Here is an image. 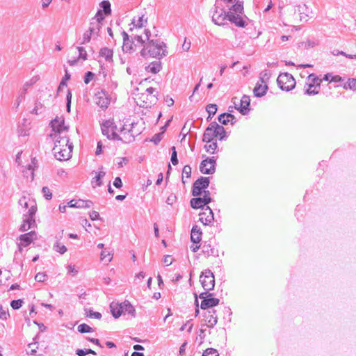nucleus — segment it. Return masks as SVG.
Here are the masks:
<instances>
[{"instance_id": "nucleus-51", "label": "nucleus", "mask_w": 356, "mask_h": 356, "mask_svg": "<svg viewBox=\"0 0 356 356\" xmlns=\"http://www.w3.org/2000/svg\"><path fill=\"white\" fill-rule=\"evenodd\" d=\"M92 36L93 35L91 34V33L89 31H86L83 35V38H82V41H81V44H83L89 42Z\"/></svg>"}, {"instance_id": "nucleus-18", "label": "nucleus", "mask_w": 356, "mask_h": 356, "mask_svg": "<svg viewBox=\"0 0 356 356\" xmlns=\"http://www.w3.org/2000/svg\"><path fill=\"white\" fill-rule=\"evenodd\" d=\"M204 317L207 326L209 327H213L217 323L218 318L216 314V310L213 309L207 310L204 313Z\"/></svg>"}, {"instance_id": "nucleus-40", "label": "nucleus", "mask_w": 356, "mask_h": 356, "mask_svg": "<svg viewBox=\"0 0 356 356\" xmlns=\"http://www.w3.org/2000/svg\"><path fill=\"white\" fill-rule=\"evenodd\" d=\"M76 354L78 356H86L88 354H92L94 355H97L96 352L92 349H77L76 350Z\"/></svg>"}, {"instance_id": "nucleus-27", "label": "nucleus", "mask_w": 356, "mask_h": 356, "mask_svg": "<svg viewBox=\"0 0 356 356\" xmlns=\"http://www.w3.org/2000/svg\"><path fill=\"white\" fill-rule=\"evenodd\" d=\"M122 303L111 302L110 305L111 312L115 318H118L122 314Z\"/></svg>"}, {"instance_id": "nucleus-52", "label": "nucleus", "mask_w": 356, "mask_h": 356, "mask_svg": "<svg viewBox=\"0 0 356 356\" xmlns=\"http://www.w3.org/2000/svg\"><path fill=\"white\" fill-rule=\"evenodd\" d=\"M38 348L37 342L31 343L28 345L27 353L33 355L36 353V349Z\"/></svg>"}, {"instance_id": "nucleus-20", "label": "nucleus", "mask_w": 356, "mask_h": 356, "mask_svg": "<svg viewBox=\"0 0 356 356\" xmlns=\"http://www.w3.org/2000/svg\"><path fill=\"white\" fill-rule=\"evenodd\" d=\"M214 122H211L209 127L206 129L203 137L202 140L207 143H209L212 142L213 138L216 137V133L214 131Z\"/></svg>"}, {"instance_id": "nucleus-13", "label": "nucleus", "mask_w": 356, "mask_h": 356, "mask_svg": "<svg viewBox=\"0 0 356 356\" xmlns=\"http://www.w3.org/2000/svg\"><path fill=\"white\" fill-rule=\"evenodd\" d=\"M95 101L103 110L108 108L111 103V97L108 92L104 90H101L95 93Z\"/></svg>"}, {"instance_id": "nucleus-34", "label": "nucleus", "mask_w": 356, "mask_h": 356, "mask_svg": "<svg viewBox=\"0 0 356 356\" xmlns=\"http://www.w3.org/2000/svg\"><path fill=\"white\" fill-rule=\"evenodd\" d=\"M217 105L214 104H210L207 106L206 111L209 113V116L207 118V120H209L211 118V116L214 115L217 111Z\"/></svg>"}, {"instance_id": "nucleus-36", "label": "nucleus", "mask_w": 356, "mask_h": 356, "mask_svg": "<svg viewBox=\"0 0 356 356\" xmlns=\"http://www.w3.org/2000/svg\"><path fill=\"white\" fill-rule=\"evenodd\" d=\"M218 148V144L216 141H213L209 145H204V149L209 154H214Z\"/></svg>"}, {"instance_id": "nucleus-30", "label": "nucleus", "mask_w": 356, "mask_h": 356, "mask_svg": "<svg viewBox=\"0 0 356 356\" xmlns=\"http://www.w3.org/2000/svg\"><path fill=\"white\" fill-rule=\"evenodd\" d=\"M147 18L144 19V15H141L138 17L137 19L134 17L132 19L131 24H133V28L136 29H140L143 26H145V24H147Z\"/></svg>"}, {"instance_id": "nucleus-49", "label": "nucleus", "mask_w": 356, "mask_h": 356, "mask_svg": "<svg viewBox=\"0 0 356 356\" xmlns=\"http://www.w3.org/2000/svg\"><path fill=\"white\" fill-rule=\"evenodd\" d=\"M345 88H350L351 90L356 89V79H349L347 83H346Z\"/></svg>"}, {"instance_id": "nucleus-2", "label": "nucleus", "mask_w": 356, "mask_h": 356, "mask_svg": "<svg viewBox=\"0 0 356 356\" xmlns=\"http://www.w3.org/2000/svg\"><path fill=\"white\" fill-rule=\"evenodd\" d=\"M72 150V144H69V138L66 135L60 136L59 139L55 140L53 152L56 159L66 161L71 157Z\"/></svg>"}, {"instance_id": "nucleus-46", "label": "nucleus", "mask_w": 356, "mask_h": 356, "mask_svg": "<svg viewBox=\"0 0 356 356\" xmlns=\"http://www.w3.org/2000/svg\"><path fill=\"white\" fill-rule=\"evenodd\" d=\"M171 151V162L174 165H175L178 163L177 153L175 147H172Z\"/></svg>"}, {"instance_id": "nucleus-4", "label": "nucleus", "mask_w": 356, "mask_h": 356, "mask_svg": "<svg viewBox=\"0 0 356 356\" xmlns=\"http://www.w3.org/2000/svg\"><path fill=\"white\" fill-rule=\"evenodd\" d=\"M37 207L35 204L31 205L30 209L23 213L22 224L20 225L19 231L24 232L36 226L35 214Z\"/></svg>"}, {"instance_id": "nucleus-16", "label": "nucleus", "mask_w": 356, "mask_h": 356, "mask_svg": "<svg viewBox=\"0 0 356 356\" xmlns=\"http://www.w3.org/2000/svg\"><path fill=\"white\" fill-rule=\"evenodd\" d=\"M18 239L24 247H27L33 241L37 239V233L35 231H31L28 233L21 234Z\"/></svg>"}, {"instance_id": "nucleus-5", "label": "nucleus", "mask_w": 356, "mask_h": 356, "mask_svg": "<svg viewBox=\"0 0 356 356\" xmlns=\"http://www.w3.org/2000/svg\"><path fill=\"white\" fill-rule=\"evenodd\" d=\"M102 134L110 140H122V138L118 134V127L113 119L105 120L101 124Z\"/></svg>"}, {"instance_id": "nucleus-44", "label": "nucleus", "mask_w": 356, "mask_h": 356, "mask_svg": "<svg viewBox=\"0 0 356 356\" xmlns=\"http://www.w3.org/2000/svg\"><path fill=\"white\" fill-rule=\"evenodd\" d=\"M202 252L207 256H210L213 254L214 250L211 248V245L209 244L204 243L202 246Z\"/></svg>"}, {"instance_id": "nucleus-24", "label": "nucleus", "mask_w": 356, "mask_h": 356, "mask_svg": "<svg viewBox=\"0 0 356 356\" xmlns=\"http://www.w3.org/2000/svg\"><path fill=\"white\" fill-rule=\"evenodd\" d=\"M99 56L104 58L106 62L112 63L113 51L108 47H102L99 51Z\"/></svg>"}, {"instance_id": "nucleus-50", "label": "nucleus", "mask_w": 356, "mask_h": 356, "mask_svg": "<svg viewBox=\"0 0 356 356\" xmlns=\"http://www.w3.org/2000/svg\"><path fill=\"white\" fill-rule=\"evenodd\" d=\"M23 304V300L21 299L12 300L10 302V306L13 309H19Z\"/></svg>"}, {"instance_id": "nucleus-63", "label": "nucleus", "mask_w": 356, "mask_h": 356, "mask_svg": "<svg viewBox=\"0 0 356 356\" xmlns=\"http://www.w3.org/2000/svg\"><path fill=\"white\" fill-rule=\"evenodd\" d=\"M113 186L117 188H120L122 186V182L120 177H118L115 179Z\"/></svg>"}, {"instance_id": "nucleus-53", "label": "nucleus", "mask_w": 356, "mask_h": 356, "mask_svg": "<svg viewBox=\"0 0 356 356\" xmlns=\"http://www.w3.org/2000/svg\"><path fill=\"white\" fill-rule=\"evenodd\" d=\"M47 275L44 273H38L35 276V280L38 282H43L46 280Z\"/></svg>"}, {"instance_id": "nucleus-15", "label": "nucleus", "mask_w": 356, "mask_h": 356, "mask_svg": "<svg viewBox=\"0 0 356 356\" xmlns=\"http://www.w3.org/2000/svg\"><path fill=\"white\" fill-rule=\"evenodd\" d=\"M205 210L207 211H204L200 213V220L204 225H211L214 220V215L213 211L208 206H206Z\"/></svg>"}, {"instance_id": "nucleus-28", "label": "nucleus", "mask_w": 356, "mask_h": 356, "mask_svg": "<svg viewBox=\"0 0 356 356\" xmlns=\"http://www.w3.org/2000/svg\"><path fill=\"white\" fill-rule=\"evenodd\" d=\"M202 232L197 225L193 226L191 230V239L195 243H198L201 241Z\"/></svg>"}, {"instance_id": "nucleus-23", "label": "nucleus", "mask_w": 356, "mask_h": 356, "mask_svg": "<svg viewBox=\"0 0 356 356\" xmlns=\"http://www.w3.org/2000/svg\"><path fill=\"white\" fill-rule=\"evenodd\" d=\"M150 37H151L150 31L148 29H145L144 31V35L136 34L134 36L133 39L136 40L141 45L144 46L146 44L145 43L146 41L147 42H149V40H150Z\"/></svg>"}, {"instance_id": "nucleus-62", "label": "nucleus", "mask_w": 356, "mask_h": 356, "mask_svg": "<svg viewBox=\"0 0 356 356\" xmlns=\"http://www.w3.org/2000/svg\"><path fill=\"white\" fill-rule=\"evenodd\" d=\"M67 268L68 270V273L72 274L73 276L76 275L78 273V270L74 266L69 265Z\"/></svg>"}, {"instance_id": "nucleus-3", "label": "nucleus", "mask_w": 356, "mask_h": 356, "mask_svg": "<svg viewBox=\"0 0 356 356\" xmlns=\"http://www.w3.org/2000/svg\"><path fill=\"white\" fill-rule=\"evenodd\" d=\"M228 12V20L236 26L245 27L248 25V19L243 15V4L242 1H237Z\"/></svg>"}, {"instance_id": "nucleus-60", "label": "nucleus", "mask_w": 356, "mask_h": 356, "mask_svg": "<svg viewBox=\"0 0 356 356\" xmlns=\"http://www.w3.org/2000/svg\"><path fill=\"white\" fill-rule=\"evenodd\" d=\"M183 175H185L186 177H190L191 175V168L186 165L184 167L182 170Z\"/></svg>"}, {"instance_id": "nucleus-29", "label": "nucleus", "mask_w": 356, "mask_h": 356, "mask_svg": "<svg viewBox=\"0 0 356 356\" xmlns=\"http://www.w3.org/2000/svg\"><path fill=\"white\" fill-rule=\"evenodd\" d=\"M122 313H127L132 316H135V309L128 300L122 302Z\"/></svg>"}, {"instance_id": "nucleus-55", "label": "nucleus", "mask_w": 356, "mask_h": 356, "mask_svg": "<svg viewBox=\"0 0 356 356\" xmlns=\"http://www.w3.org/2000/svg\"><path fill=\"white\" fill-rule=\"evenodd\" d=\"M104 19V16L101 10H98L96 13L95 17L93 22H99L102 24V22Z\"/></svg>"}, {"instance_id": "nucleus-31", "label": "nucleus", "mask_w": 356, "mask_h": 356, "mask_svg": "<svg viewBox=\"0 0 356 356\" xmlns=\"http://www.w3.org/2000/svg\"><path fill=\"white\" fill-rule=\"evenodd\" d=\"M214 131L216 137H218L220 140L225 139L226 137V131L222 126L219 125L217 122H214Z\"/></svg>"}, {"instance_id": "nucleus-43", "label": "nucleus", "mask_w": 356, "mask_h": 356, "mask_svg": "<svg viewBox=\"0 0 356 356\" xmlns=\"http://www.w3.org/2000/svg\"><path fill=\"white\" fill-rule=\"evenodd\" d=\"M106 172L104 171H99L92 179V183L95 181L97 186H100L102 185L101 179L105 176Z\"/></svg>"}, {"instance_id": "nucleus-48", "label": "nucleus", "mask_w": 356, "mask_h": 356, "mask_svg": "<svg viewBox=\"0 0 356 356\" xmlns=\"http://www.w3.org/2000/svg\"><path fill=\"white\" fill-rule=\"evenodd\" d=\"M202 356H219V354L214 348H207L203 353Z\"/></svg>"}, {"instance_id": "nucleus-54", "label": "nucleus", "mask_w": 356, "mask_h": 356, "mask_svg": "<svg viewBox=\"0 0 356 356\" xmlns=\"http://www.w3.org/2000/svg\"><path fill=\"white\" fill-rule=\"evenodd\" d=\"M79 51V58H81L83 60L87 59V52L86 49L82 47H77Z\"/></svg>"}, {"instance_id": "nucleus-25", "label": "nucleus", "mask_w": 356, "mask_h": 356, "mask_svg": "<svg viewBox=\"0 0 356 356\" xmlns=\"http://www.w3.org/2000/svg\"><path fill=\"white\" fill-rule=\"evenodd\" d=\"M122 36H123L122 49L124 51L128 52L133 49V44H134L133 39L130 40L128 34L125 31L122 32Z\"/></svg>"}, {"instance_id": "nucleus-9", "label": "nucleus", "mask_w": 356, "mask_h": 356, "mask_svg": "<svg viewBox=\"0 0 356 356\" xmlns=\"http://www.w3.org/2000/svg\"><path fill=\"white\" fill-rule=\"evenodd\" d=\"M51 127L52 131L54 134H51L50 136L54 139H59L61 134L67 131V128L64 125V120L63 118H57L51 122Z\"/></svg>"}, {"instance_id": "nucleus-64", "label": "nucleus", "mask_w": 356, "mask_h": 356, "mask_svg": "<svg viewBox=\"0 0 356 356\" xmlns=\"http://www.w3.org/2000/svg\"><path fill=\"white\" fill-rule=\"evenodd\" d=\"M176 200V196L173 194L169 195L166 200V203L169 205H172Z\"/></svg>"}, {"instance_id": "nucleus-22", "label": "nucleus", "mask_w": 356, "mask_h": 356, "mask_svg": "<svg viewBox=\"0 0 356 356\" xmlns=\"http://www.w3.org/2000/svg\"><path fill=\"white\" fill-rule=\"evenodd\" d=\"M218 120L221 124L224 125H227L228 122H231L232 124L236 122V118L234 115L228 113H224L220 115L218 118Z\"/></svg>"}, {"instance_id": "nucleus-41", "label": "nucleus", "mask_w": 356, "mask_h": 356, "mask_svg": "<svg viewBox=\"0 0 356 356\" xmlns=\"http://www.w3.org/2000/svg\"><path fill=\"white\" fill-rule=\"evenodd\" d=\"M100 6L103 9L105 15H108L111 13V3L108 1H103L101 2Z\"/></svg>"}, {"instance_id": "nucleus-45", "label": "nucleus", "mask_w": 356, "mask_h": 356, "mask_svg": "<svg viewBox=\"0 0 356 356\" xmlns=\"http://www.w3.org/2000/svg\"><path fill=\"white\" fill-rule=\"evenodd\" d=\"M19 204L22 207V208H24L26 210L29 211V209H30L31 206L29 207V202H28V200L27 198L24 196L22 197H21L19 200Z\"/></svg>"}, {"instance_id": "nucleus-21", "label": "nucleus", "mask_w": 356, "mask_h": 356, "mask_svg": "<svg viewBox=\"0 0 356 356\" xmlns=\"http://www.w3.org/2000/svg\"><path fill=\"white\" fill-rule=\"evenodd\" d=\"M268 90V86L266 83H262L261 82H257L256 86L253 90V92L254 96L257 97H261L265 95L266 91Z\"/></svg>"}, {"instance_id": "nucleus-1", "label": "nucleus", "mask_w": 356, "mask_h": 356, "mask_svg": "<svg viewBox=\"0 0 356 356\" xmlns=\"http://www.w3.org/2000/svg\"><path fill=\"white\" fill-rule=\"evenodd\" d=\"M168 54L166 44L161 40H150L140 51V55L145 58L148 56L160 59Z\"/></svg>"}, {"instance_id": "nucleus-57", "label": "nucleus", "mask_w": 356, "mask_h": 356, "mask_svg": "<svg viewBox=\"0 0 356 356\" xmlns=\"http://www.w3.org/2000/svg\"><path fill=\"white\" fill-rule=\"evenodd\" d=\"M24 92H20L15 102V106L17 108L19 106V104L24 100Z\"/></svg>"}, {"instance_id": "nucleus-32", "label": "nucleus", "mask_w": 356, "mask_h": 356, "mask_svg": "<svg viewBox=\"0 0 356 356\" xmlns=\"http://www.w3.org/2000/svg\"><path fill=\"white\" fill-rule=\"evenodd\" d=\"M101 27L102 24H100L99 22H90L88 31L94 37H97L99 35Z\"/></svg>"}, {"instance_id": "nucleus-37", "label": "nucleus", "mask_w": 356, "mask_h": 356, "mask_svg": "<svg viewBox=\"0 0 356 356\" xmlns=\"http://www.w3.org/2000/svg\"><path fill=\"white\" fill-rule=\"evenodd\" d=\"M53 248L56 252H59L61 254H64L67 251V248L58 241H56L54 243Z\"/></svg>"}, {"instance_id": "nucleus-56", "label": "nucleus", "mask_w": 356, "mask_h": 356, "mask_svg": "<svg viewBox=\"0 0 356 356\" xmlns=\"http://www.w3.org/2000/svg\"><path fill=\"white\" fill-rule=\"evenodd\" d=\"M313 87H314L313 84L309 83V86H308V88L305 90V93L306 95H313L318 94V90H316L315 89H312Z\"/></svg>"}, {"instance_id": "nucleus-47", "label": "nucleus", "mask_w": 356, "mask_h": 356, "mask_svg": "<svg viewBox=\"0 0 356 356\" xmlns=\"http://www.w3.org/2000/svg\"><path fill=\"white\" fill-rule=\"evenodd\" d=\"M42 193L43 194V196L45 197L46 200H51L52 197V193L50 191V189L47 186H44L42 188Z\"/></svg>"}, {"instance_id": "nucleus-42", "label": "nucleus", "mask_w": 356, "mask_h": 356, "mask_svg": "<svg viewBox=\"0 0 356 356\" xmlns=\"http://www.w3.org/2000/svg\"><path fill=\"white\" fill-rule=\"evenodd\" d=\"M78 331L81 333H87L92 331V328L88 325L83 323L78 326Z\"/></svg>"}, {"instance_id": "nucleus-61", "label": "nucleus", "mask_w": 356, "mask_h": 356, "mask_svg": "<svg viewBox=\"0 0 356 356\" xmlns=\"http://www.w3.org/2000/svg\"><path fill=\"white\" fill-rule=\"evenodd\" d=\"M191 41L187 40L186 38H185L184 42L182 44V49L184 51H188L191 48Z\"/></svg>"}, {"instance_id": "nucleus-39", "label": "nucleus", "mask_w": 356, "mask_h": 356, "mask_svg": "<svg viewBox=\"0 0 356 356\" xmlns=\"http://www.w3.org/2000/svg\"><path fill=\"white\" fill-rule=\"evenodd\" d=\"M307 79L309 81H310L309 83L313 84V86L314 84H316V87H320V83L321 82V80L319 79L315 74H311L308 76Z\"/></svg>"}, {"instance_id": "nucleus-6", "label": "nucleus", "mask_w": 356, "mask_h": 356, "mask_svg": "<svg viewBox=\"0 0 356 356\" xmlns=\"http://www.w3.org/2000/svg\"><path fill=\"white\" fill-rule=\"evenodd\" d=\"M138 122H132L127 124H124L120 129V132L122 134V141L129 143L134 140L135 136H138L141 132V129H134V126H137Z\"/></svg>"}, {"instance_id": "nucleus-58", "label": "nucleus", "mask_w": 356, "mask_h": 356, "mask_svg": "<svg viewBox=\"0 0 356 356\" xmlns=\"http://www.w3.org/2000/svg\"><path fill=\"white\" fill-rule=\"evenodd\" d=\"M95 74L92 72H88L84 76V83L88 84L93 79Z\"/></svg>"}, {"instance_id": "nucleus-12", "label": "nucleus", "mask_w": 356, "mask_h": 356, "mask_svg": "<svg viewBox=\"0 0 356 356\" xmlns=\"http://www.w3.org/2000/svg\"><path fill=\"white\" fill-rule=\"evenodd\" d=\"M210 183L209 177H201L197 179L193 184L192 189V195L193 196H200L202 191L208 188Z\"/></svg>"}, {"instance_id": "nucleus-38", "label": "nucleus", "mask_w": 356, "mask_h": 356, "mask_svg": "<svg viewBox=\"0 0 356 356\" xmlns=\"http://www.w3.org/2000/svg\"><path fill=\"white\" fill-rule=\"evenodd\" d=\"M86 315L87 317L91 318H97L100 319L102 318V314L97 312H93L92 309H85Z\"/></svg>"}, {"instance_id": "nucleus-11", "label": "nucleus", "mask_w": 356, "mask_h": 356, "mask_svg": "<svg viewBox=\"0 0 356 356\" xmlns=\"http://www.w3.org/2000/svg\"><path fill=\"white\" fill-rule=\"evenodd\" d=\"M216 157L212 156L204 159L200 165V170L206 175H212L216 171Z\"/></svg>"}, {"instance_id": "nucleus-8", "label": "nucleus", "mask_w": 356, "mask_h": 356, "mask_svg": "<svg viewBox=\"0 0 356 356\" xmlns=\"http://www.w3.org/2000/svg\"><path fill=\"white\" fill-rule=\"evenodd\" d=\"M200 282L202 288L205 291H209L213 289L215 286V278L211 270L207 269L202 272L200 277Z\"/></svg>"}, {"instance_id": "nucleus-26", "label": "nucleus", "mask_w": 356, "mask_h": 356, "mask_svg": "<svg viewBox=\"0 0 356 356\" xmlns=\"http://www.w3.org/2000/svg\"><path fill=\"white\" fill-rule=\"evenodd\" d=\"M162 69L161 63L159 60L152 62L145 67V70L147 72L152 74H157Z\"/></svg>"}, {"instance_id": "nucleus-10", "label": "nucleus", "mask_w": 356, "mask_h": 356, "mask_svg": "<svg viewBox=\"0 0 356 356\" xmlns=\"http://www.w3.org/2000/svg\"><path fill=\"white\" fill-rule=\"evenodd\" d=\"M200 299H202L200 307L202 309H207L219 304L220 300L218 298H213V293L208 292L201 293L199 296Z\"/></svg>"}, {"instance_id": "nucleus-14", "label": "nucleus", "mask_w": 356, "mask_h": 356, "mask_svg": "<svg viewBox=\"0 0 356 356\" xmlns=\"http://www.w3.org/2000/svg\"><path fill=\"white\" fill-rule=\"evenodd\" d=\"M228 19V12H225L223 9L218 10V8L216 7V10L212 15V21L215 24L218 26L224 25V21Z\"/></svg>"}, {"instance_id": "nucleus-33", "label": "nucleus", "mask_w": 356, "mask_h": 356, "mask_svg": "<svg viewBox=\"0 0 356 356\" xmlns=\"http://www.w3.org/2000/svg\"><path fill=\"white\" fill-rule=\"evenodd\" d=\"M76 205H75V208H90L92 205V202L91 200H77Z\"/></svg>"}, {"instance_id": "nucleus-7", "label": "nucleus", "mask_w": 356, "mask_h": 356, "mask_svg": "<svg viewBox=\"0 0 356 356\" xmlns=\"http://www.w3.org/2000/svg\"><path fill=\"white\" fill-rule=\"evenodd\" d=\"M277 83L281 90L286 91H289L296 86L293 76L287 72L280 74L277 79Z\"/></svg>"}, {"instance_id": "nucleus-17", "label": "nucleus", "mask_w": 356, "mask_h": 356, "mask_svg": "<svg viewBox=\"0 0 356 356\" xmlns=\"http://www.w3.org/2000/svg\"><path fill=\"white\" fill-rule=\"evenodd\" d=\"M196 197L191 200V206L193 209H204L207 204L211 202V199L202 198L200 196H195Z\"/></svg>"}, {"instance_id": "nucleus-35", "label": "nucleus", "mask_w": 356, "mask_h": 356, "mask_svg": "<svg viewBox=\"0 0 356 356\" xmlns=\"http://www.w3.org/2000/svg\"><path fill=\"white\" fill-rule=\"evenodd\" d=\"M270 77V73L268 70H264L259 74V81L262 83H266Z\"/></svg>"}, {"instance_id": "nucleus-59", "label": "nucleus", "mask_w": 356, "mask_h": 356, "mask_svg": "<svg viewBox=\"0 0 356 356\" xmlns=\"http://www.w3.org/2000/svg\"><path fill=\"white\" fill-rule=\"evenodd\" d=\"M300 44L302 46H304L305 48L306 49H308L309 47H314L317 44V43L313 40H307V42H301Z\"/></svg>"}, {"instance_id": "nucleus-19", "label": "nucleus", "mask_w": 356, "mask_h": 356, "mask_svg": "<svg viewBox=\"0 0 356 356\" xmlns=\"http://www.w3.org/2000/svg\"><path fill=\"white\" fill-rule=\"evenodd\" d=\"M250 99L249 96L243 95L240 100V107L238 108L236 104L235 103L236 108L238 109L239 112L245 115L248 113L250 111Z\"/></svg>"}]
</instances>
